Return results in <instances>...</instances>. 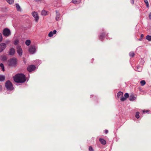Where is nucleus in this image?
<instances>
[{
  "label": "nucleus",
  "instance_id": "21",
  "mask_svg": "<svg viewBox=\"0 0 151 151\" xmlns=\"http://www.w3.org/2000/svg\"><path fill=\"white\" fill-rule=\"evenodd\" d=\"M146 39L149 41H151V36L148 35L146 36Z\"/></svg>",
  "mask_w": 151,
  "mask_h": 151
},
{
  "label": "nucleus",
  "instance_id": "36",
  "mask_svg": "<svg viewBox=\"0 0 151 151\" xmlns=\"http://www.w3.org/2000/svg\"><path fill=\"white\" fill-rule=\"evenodd\" d=\"M108 132V131L107 130H106L105 131V133L107 134Z\"/></svg>",
  "mask_w": 151,
  "mask_h": 151
},
{
  "label": "nucleus",
  "instance_id": "12",
  "mask_svg": "<svg viewBox=\"0 0 151 151\" xmlns=\"http://www.w3.org/2000/svg\"><path fill=\"white\" fill-rule=\"evenodd\" d=\"M124 96L125 98L124 97H122L121 98L120 100L122 101H125L126 99V98H127L129 97V94L128 93H126L124 95Z\"/></svg>",
  "mask_w": 151,
  "mask_h": 151
},
{
  "label": "nucleus",
  "instance_id": "9",
  "mask_svg": "<svg viewBox=\"0 0 151 151\" xmlns=\"http://www.w3.org/2000/svg\"><path fill=\"white\" fill-rule=\"evenodd\" d=\"M36 68V67L34 65H29V72H31L32 71L35 70Z\"/></svg>",
  "mask_w": 151,
  "mask_h": 151
},
{
  "label": "nucleus",
  "instance_id": "22",
  "mask_svg": "<svg viewBox=\"0 0 151 151\" xmlns=\"http://www.w3.org/2000/svg\"><path fill=\"white\" fill-rule=\"evenodd\" d=\"M140 83L142 86H143L146 84V82L145 80H142L140 81Z\"/></svg>",
  "mask_w": 151,
  "mask_h": 151
},
{
  "label": "nucleus",
  "instance_id": "1",
  "mask_svg": "<svg viewBox=\"0 0 151 151\" xmlns=\"http://www.w3.org/2000/svg\"><path fill=\"white\" fill-rule=\"evenodd\" d=\"M14 81L18 83H22L26 81L25 77L22 74H18L14 77Z\"/></svg>",
  "mask_w": 151,
  "mask_h": 151
},
{
  "label": "nucleus",
  "instance_id": "13",
  "mask_svg": "<svg viewBox=\"0 0 151 151\" xmlns=\"http://www.w3.org/2000/svg\"><path fill=\"white\" fill-rule=\"evenodd\" d=\"M56 14L55 19L56 21H59L60 19V14L56 11Z\"/></svg>",
  "mask_w": 151,
  "mask_h": 151
},
{
  "label": "nucleus",
  "instance_id": "6",
  "mask_svg": "<svg viewBox=\"0 0 151 151\" xmlns=\"http://www.w3.org/2000/svg\"><path fill=\"white\" fill-rule=\"evenodd\" d=\"M16 49L18 54L21 56L22 55L23 52L21 47L19 45H17L16 47Z\"/></svg>",
  "mask_w": 151,
  "mask_h": 151
},
{
  "label": "nucleus",
  "instance_id": "32",
  "mask_svg": "<svg viewBox=\"0 0 151 151\" xmlns=\"http://www.w3.org/2000/svg\"><path fill=\"white\" fill-rule=\"evenodd\" d=\"M25 44L27 45L28 46V40H27L25 42Z\"/></svg>",
  "mask_w": 151,
  "mask_h": 151
},
{
  "label": "nucleus",
  "instance_id": "11",
  "mask_svg": "<svg viewBox=\"0 0 151 151\" xmlns=\"http://www.w3.org/2000/svg\"><path fill=\"white\" fill-rule=\"evenodd\" d=\"M136 99V96L133 94H131L130 95L129 99L130 101H133Z\"/></svg>",
  "mask_w": 151,
  "mask_h": 151
},
{
  "label": "nucleus",
  "instance_id": "15",
  "mask_svg": "<svg viewBox=\"0 0 151 151\" xmlns=\"http://www.w3.org/2000/svg\"><path fill=\"white\" fill-rule=\"evenodd\" d=\"M105 36V33H103L99 36V38L102 41L103 40V38H104Z\"/></svg>",
  "mask_w": 151,
  "mask_h": 151
},
{
  "label": "nucleus",
  "instance_id": "14",
  "mask_svg": "<svg viewBox=\"0 0 151 151\" xmlns=\"http://www.w3.org/2000/svg\"><path fill=\"white\" fill-rule=\"evenodd\" d=\"M16 7L18 11L21 12L22 11V9L18 4H16Z\"/></svg>",
  "mask_w": 151,
  "mask_h": 151
},
{
  "label": "nucleus",
  "instance_id": "4",
  "mask_svg": "<svg viewBox=\"0 0 151 151\" xmlns=\"http://www.w3.org/2000/svg\"><path fill=\"white\" fill-rule=\"evenodd\" d=\"M36 48L35 45H31L29 47V53L31 54H34L36 51Z\"/></svg>",
  "mask_w": 151,
  "mask_h": 151
},
{
  "label": "nucleus",
  "instance_id": "34",
  "mask_svg": "<svg viewBox=\"0 0 151 151\" xmlns=\"http://www.w3.org/2000/svg\"><path fill=\"white\" fill-rule=\"evenodd\" d=\"M2 89V86L1 85H0V92H1Z\"/></svg>",
  "mask_w": 151,
  "mask_h": 151
},
{
  "label": "nucleus",
  "instance_id": "40",
  "mask_svg": "<svg viewBox=\"0 0 151 151\" xmlns=\"http://www.w3.org/2000/svg\"><path fill=\"white\" fill-rule=\"evenodd\" d=\"M30 43H31V41L30 40H29V45L30 44Z\"/></svg>",
  "mask_w": 151,
  "mask_h": 151
},
{
  "label": "nucleus",
  "instance_id": "8",
  "mask_svg": "<svg viewBox=\"0 0 151 151\" xmlns=\"http://www.w3.org/2000/svg\"><path fill=\"white\" fill-rule=\"evenodd\" d=\"M6 47V44L2 43L0 44V52H2Z\"/></svg>",
  "mask_w": 151,
  "mask_h": 151
},
{
  "label": "nucleus",
  "instance_id": "35",
  "mask_svg": "<svg viewBox=\"0 0 151 151\" xmlns=\"http://www.w3.org/2000/svg\"><path fill=\"white\" fill-rule=\"evenodd\" d=\"M149 18L150 19H151V13L149 14Z\"/></svg>",
  "mask_w": 151,
  "mask_h": 151
},
{
  "label": "nucleus",
  "instance_id": "23",
  "mask_svg": "<svg viewBox=\"0 0 151 151\" xmlns=\"http://www.w3.org/2000/svg\"><path fill=\"white\" fill-rule=\"evenodd\" d=\"M134 52H131L129 53V56L132 57H134Z\"/></svg>",
  "mask_w": 151,
  "mask_h": 151
},
{
  "label": "nucleus",
  "instance_id": "16",
  "mask_svg": "<svg viewBox=\"0 0 151 151\" xmlns=\"http://www.w3.org/2000/svg\"><path fill=\"white\" fill-rule=\"evenodd\" d=\"M100 142H101V144L105 145L106 144V141L104 139L100 138L99 139Z\"/></svg>",
  "mask_w": 151,
  "mask_h": 151
},
{
  "label": "nucleus",
  "instance_id": "7",
  "mask_svg": "<svg viewBox=\"0 0 151 151\" xmlns=\"http://www.w3.org/2000/svg\"><path fill=\"white\" fill-rule=\"evenodd\" d=\"M32 15L35 18V22H37L39 18L37 13L36 12H33L32 13Z\"/></svg>",
  "mask_w": 151,
  "mask_h": 151
},
{
  "label": "nucleus",
  "instance_id": "29",
  "mask_svg": "<svg viewBox=\"0 0 151 151\" xmlns=\"http://www.w3.org/2000/svg\"><path fill=\"white\" fill-rule=\"evenodd\" d=\"M89 151H94L93 148L91 146H90L89 148Z\"/></svg>",
  "mask_w": 151,
  "mask_h": 151
},
{
  "label": "nucleus",
  "instance_id": "17",
  "mask_svg": "<svg viewBox=\"0 0 151 151\" xmlns=\"http://www.w3.org/2000/svg\"><path fill=\"white\" fill-rule=\"evenodd\" d=\"M123 95V92H122L121 91H119V92H118V93H117V96L118 98H119L120 97H121V98H122V97H122Z\"/></svg>",
  "mask_w": 151,
  "mask_h": 151
},
{
  "label": "nucleus",
  "instance_id": "3",
  "mask_svg": "<svg viewBox=\"0 0 151 151\" xmlns=\"http://www.w3.org/2000/svg\"><path fill=\"white\" fill-rule=\"evenodd\" d=\"M3 34L5 37H7L9 36L11 34L10 30L8 28H5L3 30Z\"/></svg>",
  "mask_w": 151,
  "mask_h": 151
},
{
  "label": "nucleus",
  "instance_id": "37",
  "mask_svg": "<svg viewBox=\"0 0 151 151\" xmlns=\"http://www.w3.org/2000/svg\"><path fill=\"white\" fill-rule=\"evenodd\" d=\"M149 111L148 110H146V111H143V113H144L145 112H149Z\"/></svg>",
  "mask_w": 151,
  "mask_h": 151
},
{
  "label": "nucleus",
  "instance_id": "2",
  "mask_svg": "<svg viewBox=\"0 0 151 151\" xmlns=\"http://www.w3.org/2000/svg\"><path fill=\"white\" fill-rule=\"evenodd\" d=\"M5 86L7 91H12L14 89V88L12 83L9 81H8L6 82Z\"/></svg>",
  "mask_w": 151,
  "mask_h": 151
},
{
  "label": "nucleus",
  "instance_id": "5",
  "mask_svg": "<svg viewBox=\"0 0 151 151\" xmlns=\"http://www.w3.org/2000/svg\"><path fill=\"white\" fill-rule=\"evenodd\" d=\"M17 64V60L16 59L12 58L9 61V65L10 66H15Z\"/></svg>",
  "mask_w": 151,
  "mask_h": 151
},
{
  "label": "nucleus",
  "instance_id": "19",
  "mask_svg": "<svg viewBox=\"0 0 151 151\" xmlns=\"http://www.w3.org/2000/svg\"><path fill=\"white\" fill-rule=\"evenodd\" d=\"M47 12L45 10H43L41 12V14L43 15H47Z\"/></svg>",
  "mask_w": 151,
  "mask_h": 151
},
{
  "label": "nucleus",
  "instance_id": "30",
  "mask_svg": "<svg viewBox=\"0 0 151 151\" xmlns=\"http://www.w3.org/2000/svg\"><path fill=\"white\" fill-rule=\"evenodd\" d=\"M2 34L0 33V42L2 41Z\"/></svg>",
  "mask_w": 151,
  "mask_h": 151
},
{
  "label": "nucleus",
  "instance_id": "18",
  "mask_svg": "<svg viewBox=\"0 0 151 151\" xmlns=\"http://www.w3.org/2000/svg\"><path fill=\"white\" fill-rule=\"evenodd\" d=\"M80 2V0H73L72 1V2L75 4H78Z\"/></svg>",
  "mask_w": 151,
  "mask_h": 151
},
{
  "label": "nucleus",
  "instance_id": "20",
  "mask_svg": "<svg viewBox=\"0 0 151 151\" xmlns=\"http://www.w3.org/2000/svg\"><path fill=\"white\" fill-rule=\"evenodd\" d=\"M5 77L3 75H0V81H2L5 80Z\"/></svg>",
  "mask_w": 151,
  "mask_h": 151
},
{
  "label": "nucleus",
  "instance_id": "25",
  "mask_svg": "<svg viewBox=\"0 0 151 151\" xmlns=\"http://www.w3.org/2000/svg\"><path fill=\"white\" fill-rule=\"evenodd\" d=\"M0 67H1V69L3 71H4V66L3 63H1L0 64Z\"/></svg>",
  "mask_w": 151,
  "mask_h": 151
},
{
  "label": "nucleus",
  "instance_id": "27",
  "mask_svg": "<svg viewBox=\"0 0 151 151\" xmlns=\"http://www.w3.org/2000/svg\"><path fill=\"white\" fill-rule=\"evenodd\" d=\"M7 1L9 4H12L14 2V0H6Z\"/></svg>",
  "mask_w": 151,
  "mask_h": 151
},
{
  "label": "nucleus",
  "instance_id": "38",
  "mask_svg": "<svg viewBox=\"0 0 151 151\" xmlns=\"http://www.w3.org/2000/svg\"><path fill=\"white\" fill-rule=\"evenodd\" d=\"M140 37H141V38H143V37H144V35H143V34H141V36H140Z\"/></svg>",
  "mask_w": 151,
  "mask_h": 151
},
{
  "label": "nucleus",
  "instance_id": "39",
  "mask_svg": "<svg viewBox=\"0 0 151 151\" xmlns=\"http://www.w3.org/2000/svg\"><path fill=\"white\" fill-rule=\"evenodd\" d=\"M131 1L132 2V3H133V4H134V0H131Z\"/></svg>",
  "mask_w": 151,
  "mask_h": 151
},
{
  "label": "nucleus",
  "instance_id": "24",
  "mask_svg": "<svg viewBox=\"0 0 151 151\" xmlns=\"http://www.w3.org/2000/svg\"><path fill=\"white\" fill-rule=\"evenodd\" d=\"M139 112H136L135 115V117L137 119H138L139 118Z\"/></svg>",
  "mask_w": 151,
  "mask_h": 151
},
{
  "label": "nucleus",
  "instance_id": "33",
  "mask_svg": "<svg viewBox=\"0 0 151 151\" xmlns=\"http://www.w3.org/2000/svg\"><path fill=\"white\" fill-rule=\"evenodd\" d=\"M52 32H53V34H55L56 33L57 31L56 30H54Z\"/></svg>",
  "mask_w": 151,
  "mask_h": 151
},
{
  "label": "nucleus",
  "instance_id": "10",
  "mask_svg": "<svg viewBox=\"0 0 151 151\" xmlns=\"http://www.w3.org/2000/svg\"><path fill=\"white\" fill-rule=\"evenodd\" d=\"M15 53V49L13 48H10L9 50V55H14Z\"/></svg>",
  "mask_w": 151,
  "mask_h": 151
},
{
  "label": "nucleus",
  "instance_id": "28",
  "mask_svg": "<svg viewBox=\"0 0 151 151\" xmlns=\"http://www.w3.org/2000/svg\"><path fill=\"white\" fill-rule=\"evenodd\" d=\"M53 32L52 31L50 32L48 34V36L50 37H51L53 36Z\"/></svg>",
  "mask_w": 151,
  "mask_h": 151
},
{
  "label": "nucleus",
  "instance_id": "31",
  "mask_svg": "<svg viewBox=\"0 0 151 151\" xmlns=\"http://www.w3.org/2000/svg\"><path fill=\"white\" fill-rule=\"evenodd\" d=\"M18 40H16L14 42V44L15 45H17L18 43Z\"/></svg>",
  "mask_w": 151,
  "mask_h": 151
},
{
  "label": "nucleus",
  "instance_id": "26",
  "mask_svg": "<svg viewBox=\"0 0 151 151\" xmlns=\"http://www.w3.org/2000/svg\"><path fill=\"white\" fill-rule=\"evenodd\" d=\"M144 2L146 4L147 7H149V4L148 1L147 0H144Z\"/></svg>",
  "mask_w": 151,
  "mask_h": 151
},
{
  "label": "nucleus",
  "instance_id": "41",
  "mask_svg": "<svg viewBox=\"0 0 151 151\" xmlns=\"http://www.w3.org/2000/svg\"><path fill=\"white\" fill-rule=\"evenodd\" d=\"M27 70L28 71V67H27Z\"/></svg>",
  "mask_w": 151,
  "mask_h": 151
}]
</instances>
